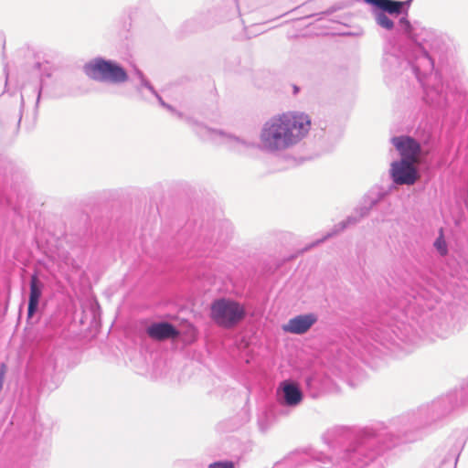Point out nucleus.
I'll use <instances>...</instances> for the list:
<instances>
[{
    "label": "nucleus",
    "mask_w": 468,
    "mask_h": 468,
    "mask_svg": "<svg viewBox=\"0 0 468 468\" xmlns=\"http://www.w3.org/2000/svg\"><path fill=\"white\" fill-rule=\"evenodd\" d=\"M310 129L311 119L307 114L289 112L266 121L261 129L258 143L200 124L197 125L196 132L202 138L223 144L237 153L258 148L267 154H278L300 144Z\"/></svg>",
    "instance_id": "1"
},
{
    "label": "nucleus",
    "mask_w": 468,
    "mask_h": 468,
    "mask_svg": "<svg viewBox=\"0 0 468 468\" xmlns=\"http://www.w3.org/2000/svg\"><path fill=\"white\" fill-rule=\"evenodd\" d=\"M399 441V436L386 428H365L357 439L339 452L334 460L323 453H292L272 468H292L293 465L304 468H385V452Z\"/></svg>",
    "instance_id": "2"
},
{
    "label": "nucleus",
    "mask_w": 468,
    "mask_h": 468,
    "mask_svg": "<svg viewBox=\"0 0 468 468\" xmlns=\"http://www.w3.org/2000/svg\"><path fill=\"white\" fill-rule=\"evenodd\" d=\"M398 30L405 35L413 45L412 54L408 56L411 71L421 84L423 100L435 108H443L450 97L443 90L441 77L432 74L434 68L433 53L441 50V37L432 28L426 27L420 22H410L406 16L399 18Z\"/></svg>",
    "instance_id": "3"
},
{
    "label": "nucleus",
    "mask_w": 468,
    "mask_h": 468,
    "mask_svg": "<svg viewBox=\"0 0 468 468\" xmlns=\"http://www.w3.org/2000/svg\"><path fill=\"white\" fill-rule=\"evenodd\" d=\"M83 71L90 80L112 84L124 83L129 78L126 70L120 64L101 57L85 63Z\"/></svg>",
    "instance_id": "4"
},
{
    "label": "nucleus",
    "mask_w": 468,
    "mask_h": 468,
    "mask_svg": "<svg viewBox=\"0 0 468 468\" xmlns=\"http://www.w3.org/2000/svg\"><path fill=\"white\" fill-rule=\"evenodd\" d=\"M246 311L239 303L229 299H218L211 304L212 320L224 328H233L244 319Z\"/></svg>",
    "instance_id": "5"
},
{
    "label": "nucleus",
    "mask_w": 468,
    "mask_h": 468,
    "mask_svg": "<svg viewBox=\"0 0 468 468\" xmlns=\"http://www.w3.org/2000/svg\"><path fill=\"white\" fill-rule=\"evenodd\" d=\"M389 176L392 182L398 186H411L419 179L417 164L406 160H396L390 165Z\"/></svg>",
    "instance_id": "6"
},
{
    "label": "nucleus",
    "mask_w": 468,
    "mask_h": 468,
    "mask_svg": "<svg viewBox=\"0 0 468 468\" xmlns=\"http://www.w3.org/2000/svg\"><path fill=\"white\" fill-rule=\"evenodd\" d=\"M391 144L400 155L399 160L418 164L421 154L420 143L409 135L393 136L390 139Z\"/></svg>",
    "instance_id": "7"
},
{
    "label": "nucleus",
    "mask_w": 468,
    "mask_h": 468,
    "mask_svg": "<svg viewBox=\"0 0 468 468\" xmlns=\"http://www.w3.org/2000/svg\"><path fill=\"white\" fill-rule=\"evenodd\" d=\"M303 399V393L297 383L286 379L279 384L277 388L278 401L287 407L298 406Z\"/></svg>",
    "instance_id": "8"
},
{
    "label": "nucleus",
    "mask_w": 468,
    "mask_h": 468,
    "mask_svg": "<svg viewBox=\"0 0 468 468\" xmlns=\"http://www.w3.org/2000/svg\"><path fill=\"white\" fill-rule=\"evenodd\" d=\"M148 336L156 341L176 339L180 335L179 330L169 322H154L146 328Z\"/></svg>",
    "instance_id": "9"
},
{
    "label": "nucleus",
    "mask_w": 468,
    "mask_h": 468,
    "mask_svg": "<svg viewBox=\"0 0 468 468\" xmlns=\"http://www.w3.org/2000/svg\"><path fill=\"white\" fill-rule=\"evenodd\" d=\"M317 315L313 313L300 314L291 318L288 323L283 325V330L291 334L303 335L317 322Z\"/></svg>",
    "instance_id": "10"
},
{
    "label": "nucleus",
    "mask_w": 468,
    "mask_h": 468,
    "mask_svg": "<svg viewBox=\"0 0 468 468\" xmlns=\"http://www.w3.org/2000/svg\"><path fill=\"white\" fill-rule=\"evenodd\" d=\"M367 4L390 16L407 15L408 6L411 0H364Z\"/></svg>",
    "instance_id": "11"
},
{
    "label": "nucleus",
    "mask_w": 468,
    "mask_h": 468,
    "mask_svg": "<svg viewBox=\"0 0 468 468\" xmlns=\"http://www.w3.org/2000/svg\"><path fill=\"white\" fill-rule=\"evenodd\" d=\"M44 288L43 282L34 273L30 278V292L27 306V317L31 318L37 313L39 305V300Z\"/></svg>",
    "instance_id": "12"
},
{
    "label": "nucleus",
    "mask_w": 468,
    "mask_h": 468,
    "mask_svg": "<svg viewBox=\"0 0 468 468\" xmlns=\"http://www.w3.org/2000/svg\"><path fill=\"white\" fill-rule=\"evenodd\" d=\"M453 405L450 403V399H441L437 401H433L431 405L430 411L431 413V420H433L441 416H443L450 412Z\"/></svg>",
    "instance_id": "13"
},
{
    "label": "nucleus",
    "mask_w": 468,
    "mask_h": 468,
    "mask_svg": "<svg viewBox=\"0 0 468 468\" xmlns=\"http://www.w3.org/2000/svg\"><path fill=\"white\" fill-rule=\"evenodd\" d=\"M359 221H360V218H358V216H356V213H354L353 215L347 217L346 219L335 225L334 228L331 229V231L327 232V234L323 239H318L316 241V244L325 240L326 239H328L330 237H333L334 235L346 229L347 227H349L351 225H355Z\"/></svg>",
    "instance_id": "14"
},
{
    "label": "nucleus",
    "mask_w": 468,
    "mask_h": 468,
    "mask_svg": "<svg viewBox=\"0 0 468 468\" xmlns=\"http://www.w3.org/2000/svg\"><path fill=\"white\" fill-rule=\"evenodd\" d=\"M388 14L384 13L377 8L373 10V16L378 26L386 30H392L395 27L394 21L388 16Z\"/></svg>",
    "instance_id": "15"
},
{
    "label": "nucleus",
    "mask_w": 468,
    "mask_h": 468,
    "mask_svg": "<svg viewBox=\"0 0 468 468\" xmlns=\"http://www.w3.org/2000/svg\"><path fill=\"white\" fill-rule=\"evenodd\" d=\"M135 74L138 78V80H140L142 86H144V88H146L147 90H149L159 101L160 104L170 110V111H173L172 107L170 105H168L167 103H165L163 99L157 94V92L155 91L154 88L152 86V84L144 78L143 72L140 70V69H135Z\"/></svg>",
    "instance_id": "16"
},
{
    "label": "nucleus",
    "mask_w": 468,
    "mask_h": 468,
    "mask_svg": "<svg viewBox=\"0 0 468 468\" xmlns=\"http://www.w3.org/2000/svg\"><path fill=\"white\" fill-rule=\"evenodd\" d=\"M317 382V378L314 375L309 376L305 378L306 388L309 390L310 395L314 398L317 395V388L315 387Z\"/></svg>",
    "instance_id": "17"
},
{
    "label": "nucleus",
    "mask_w": 468,
    "mask_h": 468,
    "mask_svg": "<svg viewBox=\"0 0 468 468\" xmlns=\"http://www.w3.org/2000/svg\"><path fill=\"white\" fill-rule=\"evenodd\" d=\"M400 307L403 308L402 313H401V317H400V320L402 323H403V318H408V317L414 318L413 310H411L412 308H414V306L410 301H409L407 305L400 303Z\"/></svg>",
    "instance_id": "18"
},
{
    "label": "nucleus",
    "mask_w": 468,
    "mask_h": 468,
    "mask_svg": "<svg viewBox=\"0 0 468 468\" xmlns=\"http://www.w3.org/2000/svg\"><path fill=\"white\" fill-rule=\"evenodd\" d=\"M434 247L437 249V250L439 251V253L441 256H444L447 254V251H448L447 246H446L444 239L441 237H439L438 239H436V240L434 241Z\"/></svg>",
    "instance_id": "19"
},
{
    "label": "nucleus",
    "mask_w": 468,
    "mask_h": 468,
    "mask_svg": "<svg viewBox=\"0 0 468 468\" xmlns=\"http://www.w3.org/2000/svg\"><path fill=\"white\" fill-rule=\"evenodd\" d=\"M208 468H235L232 461H218L208 465Z\"/></svg>",
    "instance_id": "20"
},
{
    "label": "nucleus",
    "mask_w": 468,
    "mask_h": 468,
    "mask_svg": "<svg viewBox=\"0 0 468 468\" xmlns=\"http://www.w3.org/2000/svg\"><path fill=\"white\" fill-rule=\"evenodd\" d=\"M376 204V201H371L369 207H361L356 210V216L361 219L368 215L370 208Z\"/></svg>",
    "instance_id": "21"
},
{
    "label": "nucleus",
    "mask_w": 468,
    "mask_h": 468,
    "mask_svg": "<svg viewBox=\"0 0 468 468\" xmlns=\"http://www.w3.org/2000/svg\"><path fill=\"white\" fill-rule=\"evenodd\" d=\"M258 425H259V429L261 430V432H265L268 431V429L270 428V424L268 422L267 415H263V416L260 417V419L258 420Z\"/></svg>",
    "instance_id": "22"
},
{
    "label": "nucleus",
    "mask_w": 468,
    "mask_h": 468,
    "mask_svg": "<svg viewBox=\"0 0 468 468\" xmlns=\"http://www.w3.org/2000/svg\"><path fill=\"white\" fill-rule=\"evenodd\" d=\"M5 372V366L3 364V365L1 366V368H0V389H1V388H2V387H3Z\"/></svg>",
    "instance_id": "23"
},
{
    "label": "nucleus",
    "mask_w": 468,
    "mask_h": 468,
    "mask_svg": "<svg viewBox=\"0 0 468 468\" xmlns=\"http://www.w3.org/2000/svg\"><path fill=\"white\" fill-rule=\"evenodd\" d=\"M47 365H56V358L54 357L53 352H51L48 355V357L47 358Z\"/></svg>",
    "instance_id": "24"
},
{
    "label": "nucleus",
    "mask_w": 468,
    "mask_h": 468,
    "mask_svg": "<svg viewBox=\"0 0 468 468\" xmlns=\"http://www.w3.org/2000/svg\"><path fill=\"white\" fill-rule=\"evenodd\" d=\"M377 336H378V339H376V340L379 341L381 344H384V341L388 340V337H386V336H383V337H380L378 335H377Z\"/></svg>",
    "instance_id": "25"
},
{
    "label": "nucleus",
    "mask_w": 468,
    "mask_h": 468,
    "mask_svg": "<svg viewBox=\"0 0 468 468\" xmlns=\"http://www.w3.org/2000/svg\"><path fill=\"white\" fill-rule=\"evenodd\" d=\"M388 326L390 327L391 332H392L393 334L397 335V332H396V330L393 328V325L389 324Z\"/></svg>",
    "instance_id": "26"
},
{
    "label": "nucleus",
    "mask_w": 468,
    "mask_h": 468,
    "mask_svg": "<svg viewBox=\"0 0 468 468\" xmlns=\"http://www.w3.org/2000/svg\"><path fill=\"white\" fill-rule=\"evenodd\" d=\"M390 315H391L392 317H394V316L396 315V310H391V311H390Z\"/></svg>",
    "instance_id": "27"
},
{
    "label": "nucleus",
    "mask_w": 468,
    "mask_h": 468,
    "mask_svg": "<svg viewBox=\"0 0 468 468\" xmlns=\"http://www.w3.org/2000/svg\"><path fill=\"white\" fill-rule=\"evenodd\" d=\"M331 436H332V433H331V432H328V433L325 435L324 439H325V440H328Z\"/></svg>",
    "instance_id": "28"
},
{
    "label": "nucleus",
    "mask_w": 468,
    "mask_h": 468,
    "mask_svg": "<svg viewBox=\"0 0 468 468\" xmlns=\"http://www.w3.org/2000/svg\"><path fill=\"white\" fill-rule=\"evenodd\" d=\"M447 462H448V460L446 458H444L442 461H441V463L444 465L447 463Z\"/></svg>",
    "instance_id": "29"
},
{
    "label": "nucleus",
    "mask_w": 468,
    "mask_h": 468,
    "mask_svg": "<svg viewBox=\"0 0 468 468\" xmlns=\"http://www.w3.org/2000/svg\"><path fill=\"white\" fill-rule=\"evenodd\" d=\"M429 468H438V467H437L436 463H432V467H429Z\"/></svg>",
    "instance_id": "30"
},
{
    "label": "nucleus",
    "mask_w": 468,
    "mask_h": 468,
    "mask_svg": "<svg viewBox=\"0 0 468 468\" xmlns=\"http://www.w3.org/2000/svg\"><path fill=\"white\" fill-rule=\"evenodd\" d=\"M40 90H38V94H37V100H39V97H40Z\"/></svg>",
    "instance_id": "31"
}]
</instances>
